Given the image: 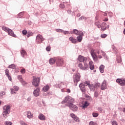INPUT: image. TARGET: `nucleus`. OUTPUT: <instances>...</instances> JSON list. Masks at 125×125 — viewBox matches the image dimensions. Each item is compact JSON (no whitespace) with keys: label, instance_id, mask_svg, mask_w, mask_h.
I'll list each match as a JSON object with an SVG mask.
<instances>
[{"label":"nucleus","instance_id":"obj_19","mask_svg":"<svg viewBox=\"0 0 125 125\" xmlns=\"http://www.w3.org/2000/svg\"><path fill=\"white\" fill-rule=\"evenodd\" d=\"M38 118L39 120H41V121H45V116L43 115L42 113H40L38 116Z\"/></svg>","mask_w":125,"mask_h":125},{"label":"nucleus","instance_id":"obj_36","mask_svg":"<svg viewBox=\"0 0 125 125\" xmlns=\"http://www.w3.org/2000/svg\"><path fill=\"white\" fill-rule=\"evenodd\" d=\"M70 116L72 118V119H73V120L77 117V116H76L74 113H70Z\"/></svg>","mask_w":125,"mask_h":125},{"label":"nucleus","instance_id":"obj_45","mask_svg":"<svg viewBox=\"0 0 125 125\" xmlns=\"http://www.w3.org/2000/svg\"><path fill=\"white\" fill-rule=\"evenodd\" d=\"M21 74H25L26 73V70L25 69V68L21 69Z\"/></svg>","mask_w":125,"mask_h":125},{"label":"nucleus","instance_id":"obj_47","mask_svg":"<svg viewBox=\"0 0 125 125\" xmlns=\"http://www.w3.org/2000/svg\"><path fill=\"white\" fill-rule=\"evenodd\" d=\"M12 125V123L9 121H6L5 123V125Z\"/></svg>","mask_w":125,"mask_h":125},{"label":"nucleus","instance_id":"obj_54","mask_svg":"<svg viewBox=\"0 0 125 125\" xmlns=\"http://www.w3.org/2000/svg\"><path fill=\"white\" fill-rule=\"evenodd\" d=\"M60 7H61V8H64L65 7V5H64V4H61L60 5Z\"/></svg>","mask_w":125,"mask_h":125},{"label":"nucleus","instance_id":"obj_57","mask_svg":"<svg viewBox=\"0 0 125 125\" xmlns=\"http://www.w3.org/2000/svg\"><path fill=\"white\" fill-rule=\"evenodd\" d=\"M46 50L47 51H50V47L48 46L46 48Z\"/></svg>","mask_w":125,"mask_h":125},{"label":"nucleus","instance_id":"obj_6","mask_svg":"<svg viewBox=\"0 0 125 125\" xmlns=\"http://www.w3.org/2000/svg\"><path fill=\"white\" fill-rule=\"evenodd\" d=\"M73 103H70L69 104H66V106L67 107H69V108L72 110V111H73V112H76V111H78V106L77 105L73 104Z\"/></svg>","mask_w":125,"mask_h":125},{"label":"nucleus","instance_id":"obj_41","mask_svg":"<svg viewBox=\"0 0 125 125\" xmlns=\"http://www.w3.org/2000/svg\"><path fill=\"white\" fill-rule=\"evenodd\" d=\"M100 86V83H97L94 85L95 86V89L96 88H98V87H99V86Z\"/></svg>","mask_w":125,"mask_h":125},{"label":"nucleus","instance_id":"obj_13","mask_svg":"<svg viewBox=\"0 0 125 125\" xmlns=\"http://www.w3.org/2000/svg\"><path fill=\"white\" fill-rule=\"evenodd\" d=\"M116 83H117L121 86H125V80L122 79H117L116 80Z\"/></svg>","mask_w":125,"mask_h":125},{"label":"nucleus","instance_id":"obj_29","mask_svg":"<svg viewBox=\"0 0 125 125\" xmlns=\"http://www.w3.org/2000/svg\"><path fill=\"white\" fill-rule=\"evenodd\" d=\"M89 105V103H88L87 101H85L83 105V108H86L87 106Z\"/></svg>","mask_w":125,"mask_h":125},{"label":"nucleus","instance_id":"obj_50","mask_svg":"<svg viewBox=\"0 0 125 125\" xmlns=\"http://www.w3.org/2000/svg\"><path fill=\"white\" fill-rule=\"evenodd\" d=\"M94 96L95 97H98V92L95 91L94 94Z\"/></svg>","mask_w":125,"mask_h":125},{"label":"nucleus","instance_id":"obj_32","mask_svg":"<svg viewBox=\"0 0 125 125\" xmlns=\"http://www.w3.org/2000/svg\"><path fill=\"white\" fill-rule=\"evenodd\" d=\"M17 91H15V90L14 88H11V94H16Z\"/></svg>","mask_w":125,"mask_h":125},{"label":"nucleus","instance_id":"obj_43","mask_svg":"<svg viewBox=\"0 0 125 125\" xmlns=\"http://www.w3.org/2000/svg\"><path fill=\"white\" fill-rule=\"evenodd\" d=\"M74 120L75 122L80 123V118H79L78 117L76 116Z\"/></svg>","mask_w":125,"mask_h":125},{"label":"nucleus","instance_id":"obj_8","mask_svg":"<svg viewBox=\"0 0 125 125\" xmlns=\"http://www.w3.org/2000/svg\"><path fill=\"white\" fill-rule=\"evenodd\" d=\"M32 84L35 86V87L39 86V85L40 84V78L34 77L32 82Z\"/></svg>","mask_w":125,"mask_h":125},{"label":"nucleus","instance_id":"obj_5","mask_svg":"<svg viewBox=\"0 0 125 125\" xmlns=\"http://www.w3.org/2000/svg\"><path fill=\"white\" fill-rule=\"evenodd\" d=\"M45 40V39L43 38L42 35L41 34H38L36 36V42H37V44H39L40 43H42V42H43V41H44Z\"/></svg>","mask_w":125,"mask_h":125},{"label":"nucleus","instance_id":"obj_39","mask_svg":"<svg viewBox=\"0 0 125 125\" xmlns=\"http://www.w3.org/2000/svg\"><path fill=\"white\" fill-rule=\"evenodd\" d=\"M5 75L6 76H10L9 75V70H8V69H6L5 70Z\"/></svg>","mask_w":125,"mask_h":125},{"label":"nucleus","instance_id":"obj_27","mask_svg":"<svg viewBox=\"0 0 125 125\" xmlns=\"http://www.w3.org/2000/svg\"><path fill=\"white\" fill-rule=\"evenodd\" d=\"M88 86L90 90H95V87L93 84H89Z\"/></svg>","mask_w":125,"mask_h":125},{"label":"nucleus","instance_id":"obj_64","mask_svg":"<svg viewBox=\"0 0 125 125\" xmlns=\"http://www.w3.org/2000/svg\"><path fill=\"white\" fill-rule=\"evenodd\" d=\"M104 21V22H107V21H108V19H105Z\"/></svg>","mask_w":125,"mask_h":125},{"label":"nucleus","instance_id":"obj_14","mask_svg":"<svg viewBox=\"0 0 125 125\" xmlns=\"http://www.w3.org/2000/svg\"><path fill=\"white\" fill-rule=\"evenodd\" d=\"M83 31H80L79 35L77 37L78 42H81L83 41Z\"/></svg>","mask_w":125,"mask_h":125},{"label":"nucleus","instance_id":"obj_52","mask_svg":"<svg viewBox=\"0 0 125 125\" xmlns=\"http://www.w3.org/2000/svg\"><path fill=\"white\" fill-rule=\"evenodd\" d=\"M112 125H118V122H117L116 121H113Z\"/></svg>","mask_w":125,"mask_h":125},{"label":"nucleus","instance_id":"obj_38","mask_svg":"<svg viewBox=\"0 0 125 125\" xmlns=\"http://www.w3.org/2000/svg\"><path fill=\"white\" fill-rule=\"evenodd\" d=\"M107 34H102L101 35V38H102V39H105V38H107Z\"/></svg>","mask_w":125,"mask_h":125},{"label":"nucleus","instance_id":"obj_49","mask_svg":"<svg viewBox=\"0 0 125 125\" xmlns=\"http://www.w3.org/2000/svg\"><path fill=\"white\" fill-rule=\"evenodd\" d=\"M64 35H67V34H71V32H69L68 31H64L62 32Z\"/></svg>","mask_w":125,"mask_h":125},{"label":"nucleus","instance_id":"obj_40","mask_svg":"<svg viewBox=\"0 0 125 125\" xmlns=\"http://www.w3.org/2000/svg\"><path fill=\"white\" fill-rule=\"evenodd\" d=\"M3 95H5V92L1 91L0 93V97H2Z\"/></svg>","mask_w":125,"mask_h":125},{"label":"nucleus","instance_id":"obj_15","mask_svg":"<svg viewBox=\"0 0 125 125\" xmlns=\"http://www.w3.org/2000/svg\"><path fill=\"white\" fill-rule=\"evenodd\" d=\"M40 88H37L34 90L33 95H34V96H35V97H38V96H40Z\"/></svg>","mask_w":125,"mask_h":125},{"label":"nucleus","instance_id":"obj_44","mask_svg":"<svg viewBox=\"0 0 125 125\" xmlns=\"http://www.w3.org/2000/svg\"><path fill=\"white\" fill-rule=\"evenodd\" d=\"M85 86H87V85H89V82L87 81H85L83 84Z\"/></svg>","mask_w":125,"mask_h":125},{"label":"nucleus","instance_id":"obj_17","mask_svg":"<svg viewBox=\"0 0 125 125\" xmlns=\"http://www.w3.org/2000/svg\"><path fill=\"white\" fill-rule=\"evenodd\" d=\"M56 58H51L49 60V63L50 65H53L55 64V62H56Z\"/></svg>","mask_w":125,"mask_h":125},{"label":"nucleus","instance_id":"obj_59","mask_svg":"<svg viewBox=\"0 0 125 125\" xmlns=\"http://www.w3.org/2000/svg\"><path fill=\"white\" fill-rule=\"evenodd\" d=\"M67 13H68V14H71V13H72V11L71 10H68L67 11Z\"/></svg>","mask_w":125,"mask_h":125},{"label":"nucleus","instance_id":"obj_48","mask_svg":"<svg viewBox=\"0 0 125 125\" xmlns=\"http://www.w3.org/2000/svg\"><path fill=\"white\" fill-rule=\"evenodd\" d=\"M92 115H93V117H94V118H96V117H98V114L97 113L93 112L92 113Z\"/></svg>","mask_w":125,"mask_h":125},{"label":"nucleus","instance_id":"obj_51","mask_svg":"<svg viewBox=\"0 0 125 125\" xmlns=\"http://www.w3.org/2000/svg\"><path fill=\"white\" fill-rule=\"evenodd\" d=\"M22 34L23 35H24V36H26V35H27V30H23L22 31Z\"/></svg>","mask_w":125,"mask_h":125},{"label":"nucleus","instance_id":"obj_31","mask_svg":"<svg viewBox=\"0 0 125 125\" xmlns=\"http://www.w3.org/2000/svg\"><path fill=\"white\" fill-rule=\"evenodd\" d=\"M22 85H23V86H26V85H27V84H28V83L26 82L25 81L23 80L22 82H21Z\"/></svg>","mask_w":125,"mask_h":125},{"label":"nucleus","instance_id":"obj_63","mask_svg":"<svg viewBox=\"0 0 125 125\" xmlns=\"http://www.w3.org/2000/svg\"><path fill=\"white\" fill-rule=\"evenodd\" d=\"M108 14H109V15H110V17H112V15H111V14H112V13H111V12H108Z\"/></svg>","mask_w":125,"mask_h":125},{"label":"nucleus","instance_id":"obj_33","mask_svg":"<svg viewBox=\"0 0 125 125\" xmlns=\"http://www.w3.org/2000/svg\"><path fill=\"white\" fill-rule=\"evenodd\" d=\"M26 36L27 38L32 37V36H33V33L32 32H28Z\"/></svg>","mask_w":125,"mask_h":125},{"label":"nucleus","instance_id":"obj_62","mask_svg":"<svg viewBox=\"0 0 125 125\" xmlns=\"http://www.w3.org/2000/svg\"><path fill=\"white\" fill-rule=\"evenodd\" d=\"M28 25H32V22H31L30 21H28Z\"/></svg>","mask_w":125,"mask_h":125},{"label":"nucleus","instance_id":"obj_35","mask_svg":"<svg viewBox=\"0 0 125 125\" xmlns=\"http://www.w3.org/2000/svg\"><path fill=\"white\" fill-rule=\"evenodd\" d=\"M18 79L19 80L20 82L21 83V82L23 81V78H22V76L19 75L18 76Z\"/></svg>","mask_w":125,"mask_h":125},{"label":"nucleus","instance_id":"obj_30","mask_svg":"<svg viewBox=\"0 0 125 125\" xmlns=\"http://www.w3.org/2000/svg\"><path fill=\"white\" fill-rule=\"evenodd\" d=\"M101 53H102L103 56L105 58V59H108V57L106 55V53L104 52L103 51H101Z\"/></svg>","mask_w":125,"mask_h":125},{"label":"nucleus","instance_id":"obj_22","mask_svg":"<svg viewBox=\"0 0 125 125\" xmlns=\"http://www.w3.org/2000/svg\"><path fill=\"white\" fill-rule=\"evenodd\" d=\"M27 117L28 119H32L33 118V114L31 111H27Z\"/></svg>","mask_w":125,"mask_h":125},{"label":"nucleus","instance_id":"obj_60","mask_svg":"<svg viewBox=\"0 0 125 125\" xmlns=\"http://www.w3.org/2000/svg\"><path fill=\"white\" fill-rule=\"evenodd\" d=\"M7 77V78H8V79L9 80V81H11V77L10 76V75H9Z\"/></svg>","mask_w":125,"mask_h":125},{"label":"nucleus","instance_id":"obj_1","mask_svg":"<svg viewBox=\"0 0 125 125\" xmlns=\"http://www.w3.org/2000/svg\"><path fill=\"white\" fill-rule=\"evenodd\" d=\"M2 29L3 31L6 32V33H8V35H9V36H11V37H13L14 38H16L17 36L16 35L14 34V32H13V31L8 28V27L2 26Z\"/></svg>","mask_w":125,"mask_h":125},{"label":"nucleus","instance_id":"obj_28","mask_svg":"<svg viewBox=\"0 0 125 125\" xmlns=\"http://www.w3.org/2000/svg\"><path fill=\"white\" fill-rule=\"evenodd\" d=\"M8 68L9 69H15L16 68V65L14 64H10L8 66Z\"/></svg>","mask_w":125,"mask_h":125},{"label":"nucleus","instance_id":"obj_23","mask_svg":"<svg viewBox=\"0 0 125 125\" xmlns=\"http://www.w3.org/2000/svg\"><path fill=\"white\" fill-rule=\"evenodd\" d=\"M69 41L71 42L72 43H77V39H74V37H71L69 39Z\"/></svg>","mask_w":125,"mask_h":125},{"label":"nucleus","instance_id":"obj_46","mask_svg":"<svg viewBox=\"0 0 125 125\" xmlns=\"http://www.w3.org/2000/svg\"><path fill=\"white\" fill-rule=\"evenodd\" d=\"M89 125H97V124H96V123L93 122V121H91L89 123Z\"/></svg>","mask_w":125,"mask_h":125},{"label":"nucleus","instance_id":"obj_11","mask_svg":"<svg viewBox=\"0 0 125 125\" xmlns=\"http://www.w3.org/2000/svg\"><path fill=\"white\" fill-rule=\"evenodd\" d=\"M73 79L74 83H79L81 81V75L79 73L75 74L73 76Z\"/></svg>","mask_w":125,"mask_h":125},{"label":"nucleus","instance_id":"obj_18","mask_svg":"<svg viewBox=\"0 0 125 125\" xmlns=\"http://www.w3.org/2000/svg\"><path fill=\"white\" fill-rule=\"evenodd\" d=\"M79 87L82 90V92H84L85 91V86L83 83H81L79 84Z\"/></svg>","mask_w":125,"mask_h":125},{"label":"nucleus","instance_id":"obj_20","mask_svg":"<svg viewBox=\"0 0 125 125\" xmlns=\"http://www.w3.org/2000/svg\"><path fill=\"white\" fill-rule=\"evenodd\" d=\"M81 31H79L77 29H73V31H71V34H75V35H76L77 36L80 35V32Z\"/></svg>","mask_w":125,"mask_h":125},{"label":"nucleus","instance_id":"obj_26","mask_svg":"<svg viewBox=\"0 0 125 125\" xmlns=\"http://www.w3.org/2000/svg\"><path fill=\"white\" fill-rule=\"evenodd\" d=\"M42 89L43 91L46 92V91H48V90L49 89V86H48V85H46L43 87Z\"/></svg>","mask_w":125,"mask_h":125},{"label":"nucleus","instance_id":"obj_58","mask_svg":"<svg viewBox=\"0 0 125 125\" xmlns=\"http://www.w3.org/2000/svg\"><path fill=\"white\" fill-rule=\"evenodd\" d=\"M27 101H28V102H30V101H31V100H32V98H31V97H28V98H27Z\"/></svg>","mask_w":125,"mask_h":125},{"label":"nucleus","instance_id":"obj_9","mask_svg":"<svg viewBox=\"0 0 125 125\" xmlns=\"http://www.w3.org/2000/svg\"><path fill=\"white\" fill-rule=\"evenodd\" d=\"M56 63L57 65L59 67H61V66L63 65V59L60 58H56Z\"/></svg>","mask_w":125,"mask_h":125},{"label":"nucleus","instance_id":"obj_16","mask_svg":"<svg viewBox=\"0 0 125 125\" xmlns=\"http://www.w3.org/2000/svg\"><path fill=\"white\" fill-rule=\"evenodd\" d=\"M102 90H105L107 88V84L106 83V81L104 80L101 85Z\"/></svg>","mask_w":125,"mask_h":125},{"label":"nucleus","instance_id":"obj_7","mask_svg":"<svg viewBox=\"0 0 125 125\" xmlns=\"http://www.w3.org/2000/svg\"><path fill=\"white\" fill-rule=\"evenodd\" d=\"M78 67H79L81 70H83V71H85V70H88V65L86 63H84V66L83 65L82 63H79L78 64Z\"/></svg>","mask_w":125,"mask_h":125},{"label":"nucleus","instance_id":"obj_3","mask_svg":"<svg viewBox=\"0 0 125 125\" xmlns=\"http://www.w3.org/2000/svg\"><path fill=\"white\" fill-rule=\"evenodd\" d=\"M95 25L97 26V28H101V31L104 32L106 30V22H103L101 24L99 21L95 22Z\"/></svg>","mask_w":125,"mask_h":125},{"label":"nucleus","instance_id":"obj_10","mask_svg":"<svg viewBox=\"0 0 125 125\" xmlns=\"http://www.w3.org/2000/svg\"><path fill=\"white\" fill-rule=\"evenodd\" d=\"M90 53L94 61H95V62L98 61V58H97V56H96V53H95V50H91Z\"/></svg>","mask_w":125,"mask_h":125},{"label":"nucleus","instance_id":"obj_25","mask_svg":"<svg viewBox=\"0 0 125 125\" xmlns=\"http://www.w3.org/2000/svg\"><path fill=\"white\" fill-rule=\"evenodd\" d=\"M21 54L22 57H23V58L24 57L25 55H27V53L26 52V51H25V50H23V49L21 51Z\"/></svg>","mask_w":125,"mask_h":125},{"label":"nucleus","instance_id":"obj_21","mask_svg":"<svg viewBox=\"0 0 125 125\" xmlns=\"http://www.w3.org/2000/svg\"><path fill=\"white\" fill-rule=\"evenodd\" d=\"M89 66L90 70H94V65L92 62L91 61L89 62Z\"/></svg>","mask_w":125,"mask_h":125},{"label":"nucleus","instance_id":"obj_24","mask_svg":"<svg viewBox=\"0 0 125 125\" xmlns=\"http://www.w3.org/2000/svg\"><path fill=\"white\" fill-rule=\"evenodd\" d=\"M104 68H105V66L103 64L101 65V66L99 67L100 71L101 73H104Z\"/></svg>","mask_w":125,"mask_h":125},{"label":"nucleus","instance_id":"obj_4","mask_svg":"<svg viewBox=\"0 0 125 125\" xmlns=\"http://www.w3.org/2000/svg\"><path fill=\"white\" fill-rule=\"evenodd\" d=\"M74 103V99L69 96H67L65 97L64 100L62 102V104H65V103L67 104H70V103Z\"/></svg>","mask_w":125,"mask_h":125},{"label":"nucleus","instance_id":"obj_42","mask_svg":"<svg viewBox=\"0 0 125 125\" xmlns=\"http://www.w3.org/2000/svg\"><path fill=\"white\" fill-rule=\"evenodd\" d=\"M13 88L14 90H15V91H18L19 90V87L17 86H14Z\"/></svg>","mask_w":125,"mask_h":125},{"label":"nucleus","instance_id":"obj_12","mask_svg":"<svg viewBox=\"0 0 125 125\" xmlns=\"http://www.w3.org/2000/svg\"><path fill=\"white\" fill-rule=\"evenodd\" d=\"M78 60L80 62H83V63H86V61H87V59L86 57L80 55L78 58Z\"/></svg>","mask_w":125,"mask_h":125},{"label":"nucleus","instance_id":"obj_61","mask_svg":"<svg viewBox=\"0 0 125 125\" xmlns=\"http://www.w3.org/2000/svg\"><path fill=\"white\" fill-rule=\"evenodd\" d=\"M67 92H68V93H70V92H71V90H70L69 89H67L66 90Z\"/></svg>","mask_w":125,"mask_h":125},{"label":"nucleus","instance_id":"obj_55","mask_svg":"<svg viewBox=\"0 0 125 125\" xmlns=\"http://www.w3.org/2000/svg\"><path fill=\"white\" fill-rule=\"evenodd\" d=\"M80 19L81 20H83V19H84V20H86V18L84 17V16H82L80 18Z\"/></svg>","mask_w":125,"mask_h":125},{"label":"nucleus","instance_id":"obj_53","mask_svg":"<svg viewBox=\"0 0 125 125\" xmlns=\"http://www.w3.org/2000/svg\"><path fill=\"white\" fill-rule=\"evenodd\" d=\"M20 124L21 125H28V124L24 123L23 121H20Z\"/></svg>","mask_w":125,"mask_h":125},{"label":"nucleus","instance_id":"obj_56","mask_svg":"<svg viewBox=\"0 0 125 125\" xmlns=\"http://www.w3.org/2000/svg\"><path fill=\"white\" fill-rule=\"evenodd\" d=\"M98 110H99V112H100V113H101V112H102V111H103L102 107H98Z\"/></svg>","mask_w":125,"mask_h":125},{"label":"nucleus","instance_id":"obj_37","mask_svg":"<svg viewBox=\"0 0 125 125\" xmlns=\"http://www.w3.org/2000/svg\"><path fill=\"white\" fill-rule=\"evenodd\" d=\"M56 31L58 33H63V29H56Z\"/></svg>","mask_w":125,"mask_h":125},{"label":"nucleus","instance_id":"obj_2","mask_svg":"<svg viewBox=\"0 0 125 125\" xmlns=\"http://www.w3.org/2000/svg\"><path fill=\"white\" fill-rule=\"evenodd\" d=\"M3 116L4 118H6V117H7V115L10 113V106L8 105H6L3 107Z\"/></svg>","mask_w":125,"mask_h":125},{"label":"nucleus","instance_id":"obj_34","mask_svg":"<svg viewBox=\"0 0 125 125\" xmlns=\"http://www.w3.org/2000/svg\"><path fill=\"white\" fill-rule=\"evenodd\" d=\"M23 14H24V13L23 12L20 13L18 15V18H21V17H22V16H23Z\"/></svg>","mask_w":125,"mask_h":125}]
</instances>
